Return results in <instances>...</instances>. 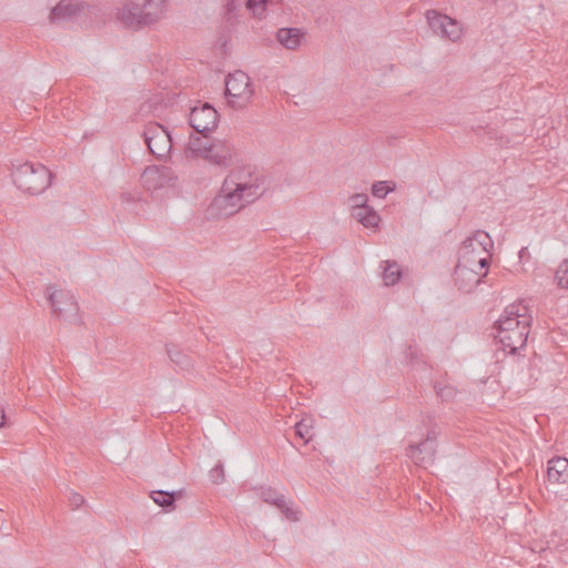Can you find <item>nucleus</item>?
Wrapping results in <instances>:
<instances>
[{"instance_id": "obj_1", "label": "nucleus", "mask_w": 568, "mask_h": 568, "mask_svg": "<svg viewBox=\"0 0 568 568\" xmlns=\"http://www.w3.org/2000/svg\"><path fill=\"white\" fill-rule=\"evenodd\" d=\"M531 317L527 315V307L521 304L508 305L500 318L495 323L497 334L495 338L515 354L527 343Z\"/></svg>"}, {"instance_id": "obj_2", "label": "nucleus", "mask_w": 568, "mask_h": 568, "mask_svg": "<svg viewBox=\"0 0 568 568\" xmlns=\"http://www.w3.org/2000/svg\"><path fill=\"white\" fill-rule=\"evenodd\" d=\"M237 153L234 145L225 139L201 138L191 134L185 149L186 159L200 158L217 166H229Z\"/></svg>"}, {"instance_id": "obj_3", "label": "nucleus", "mask_w": 568, "mask_h": 568, "mask_svg": "<svg viewBox=\"0 0 568 568\" xmlns=\"http://www.w3.org/2000/svg\"><path fill=\"white\" fill-rule=\"evenodd\" d=\"M166 11V0H129L118 9L116 18L126 27L140 28L159 22Z\"/></svg>"}, {"instance_id": "obj_4", "label": "nucleus", "mask_w": 568, "mask_h": 568, "mask_svg": "<svg viewBox=\"0 0 568 568\" xmlns=\"http://www.w3.org/2000/svg\"><path fill=\"white\" fill-rule=\"evenodd\" d=\"M223 184L246 205L258 200L266 190L264 175L247 168H236L230 171Z\"/></svg>"}, {"instance_id": "obj_5", "label": "nucleus", "mask_w": 568, "mask_h": 568, "mask_svg": "<svg viewBox=\"0 0 568 568\" xmlns=\"http://www.w3.org/2000/svg\"><path fill=\"white\" fill-rule=\"evenodd\" d=\"M12 179L18 189L37 195L50 186L52 173L41 163L24 162L13 164Z\"/></svg>"}, {"instance_id": "obj_6", "label": "nucleus", "mask_w": 568, "mask_h": 568, "mask_svg": "<svg viewBox=\"0 0 568 568\" xmlns=\"http://www.w3.org/2000/svg\"><path fill=\"white\" fill-rule=\"evenodd\" d=\"M494 243L488 233L476 231L471 236L467 237L459 248V262L468 260L467 265L481 271H487L490 263L489 251Z\"/></svg>"}, {"instance_id": "obj_7", "label": "nucleus", "mask_w": 568, "mask_h": 568, "mask_svg": "<svg viewBox=\"0 0 568 568\" xmlns=\"http://www.w3.org/2000/svg\"><path fill=\"white\" fill-rule=\"evenodd\" d=\"M225 91L227 97L233 99L230 101L232 106L236 109L246 106L254 93L250 77L241 70L226 77Z\"/></svg>"}, {"instance_id": "obj_8", "label": "nucleus", "mask_w": 568, "mask_h": 568, "mask_svg": "<svg viewBox=\"0 0 568 568\" xmlns=\"http://www.w3.org/2000/svg\"><path fill=\"white\" fill-rule=\"evenodd\" d=\"M245 206L246 204L236 194L222 184L220 193L206 209V216L216 220L225 219L234 215Z\"/></svg>"}, {"instance_id": "obj_9", "label": "nucleus", "mask_w": 568, "mask_h": 568, "mask_svg": "<svg viewBox=\"0 0 568 568\" xmlns=\"http://www.w3.org/2000/svg\"><path fill=\"white\" fill-rule=\"evenodd\" d=\"M145 144L156 159H165L172 150V138L168 129L158 122H150L143 131Z\"/></svg>"}, {"instance_id": "obj_10", "label": "nucleus", "mask_w": 568, "mask_h": 568, "mask_svg": "<svg viewBox=\"0 0 568 568\" xmlns=\"http://www.w3.org/2000/svg\"><path fill=\"white\" fill-rule=\"evenodd\" d=\"M425 16L429 28L436 36L453 42L462 38L463 29L457 20L436 10H427Z\"/></svg>"}, {"instance_id": "obj_11", "label": "nucleus", "mask_w": 568, "mask_h": 568, "mask_svg": "<svg viewBox=\"0 0 568 568\" xmlns=\"http://www.w3.org/2000/svg\"><path fill=\"white\" fill-rule=\"evenodd\" d=\"M219 122L217 111L209 103H203L201 106H194L189 116V123L196 133L206 138L207 133L212 132Z\"/></svg>"}, {"instance_id": "obj_12", "label": "nucleus", "mask_w": 568, "mask_h": 568, "mask_svg": "<svg viewBox=\"0 0 568 568\" xmlns=\"http://www.w3.org/2000/svg\"><path fill=\"white\" fill-rule=\"evenodd\" d=\"M467 263V258L465 262L458 261L454 271L455 285L464 293L471 292L488 274L487 271L479 272V270L468 266Z\"/></svg>"}, {"instance_id": "obj_13", "label": "nucleus", "mask_w": 568, "mask_h": 568, "mask_svg": "<svg viewBox=\"0 0 568 568\" xmlns=\"http://www.w3.org/2000/svg\"><path fill=\"white\" fill-rule=\"evenodd\" d=\"M141 180L148 190H159L171 185L176 175L169 166H149L142 173Z\"/></svg>"}, {"instance_id": "obj_14", "label": "nucleus", "mask_w": 568, "mask_h": 568, "mask_svg": "<svg viewBox=\"0 0 568 568\" xmlns=\"http://www.w3.org/2000/svg\"><path fill=\"white\" fill-rule=\"evenodd\" d=\"M47 293L50 305L59 317H67L78 311V304L70 293L55 290L52 285L47 287Z\"/></svg>"}, {"instance_id": "obj_15", "label": "nucleus", "mask_w": 568, "mask_h": 568, "mask_svg": "<svg viewBox=\"0 0 568 568\" xmlns=\"http://www.w3.org/2000/svg\"><path fill=\"white\" fill-rule=\"evenodd\" d=\"M436 453V436L433 432L427 434V437L417 445L408 447L407 455L414 460L416 465L426 467L432 464Z\"/></svg>"}, {"instance_id": "obj_16", "label": "nucleus", "mask_w": 568, "mask_h": 568, "mask_svg": "<svg viewBox=\"0 0 568 568\" xmlns=\"http://www.w3.org/2000/svg\"><path fill=\"white\" fill-rule=\"evenodd\" d=\"M548 485L558 493V488L568 485V459L554 457L548 462L547 467Z\"/></svg>"}, {"instance_id": "obj_17", "label": "nucleus", "mask_w": 568, "mask_h": 568, "mask_svg": "<svg viewBox=\"0 0 568 568\" xmlns=\"http://www.w3.org/2000/svg\"><path fill=\"white\" fill-rule=\"evenodd\" d=\"M258 495L263 499V501L278 508L287 519L293 521L298 520V513L291 508L286 504L284 495L278 494L274 488L261 487Z\"/></svg>"}, {"instance_id": "obj_18", "label": "nucleus", "mask_w": 568, "mask_h": 568, "mask_svg": "<svg viewBox=\"0 0 568 568\" xmlns=\"http://www.w3.org/2000/svg\"><path fill=\"white\" fill-rule=\"evenodd\" d=\"M81 9L82 6L78 1L61 0L51 9L49 18L50 21L55 24L68 22L75 18Z\"/></svg>"}, {"instance_id": "obj_19", "label": "nucleus", "mask_w": 568, "mask_h": 568, "mask_svg": "<svg viewBox=\"0 0 568 568\" xmlns=\"http://www.w3.org/2000/svg\"><path fill=\"white\" fill-rule=\"evenodd\" d=\"M305 31L300 28H281L276 32L277 41L287 50H297L305 39Z\"/></svg>"}, {"instance_id": "obj_20", "label": "nucleus", "mask_w": 568, "mask_h": 568, "mask_svg": "<svg viewBox=\"0 0 568 568\" xmlns=\"http://www.w3.org/2000/svg\"><path fill=\"white\" fill-rule=\"evenodd\" d=\"M166 353L178 369L190 371L193 367L192 358L175 345H166Z\"/></svg>"}, {"instance_id": "obj_21", "label": "nucleus", "mask_w": 568, "mask_h": 568, "mask_svg": "<svg viewBox=\"0 0 568 568\" xmlns=\"http://www.w3.org/2000/svg\"><path fill=\"white\" fill-rule=\"evenodd\" d=\"M352 216L365 227H376L381 221L377 212L368 205L352 211Z\"/></svg>"}, {"instance_id": "obj_22", "label": "nucleus", "mask_w": 568, "mask_h": 568, "mask_svg": "<svg viewBox=\"0 0 568 568\" xmlns=\"http://www.w3.org/2000/svg\"><path fill=\"white\" fill-rule=\"evenodd\" d=\"M180 495V491L170 493L165 490H155L151 493L150 497L156 505L163 507L164 509L172 510L175 507L176 497Z\"/></svg>"}, {"instance_id": "obj_23", "label": "nucleus", "mask_w": 568, "mask_h": 568, "mask_svg": "<svg viewBox=\"0 0 568 568\" xmlns=\"http://www.w3.org/2000/svg\"><path fill=\"white\" fill-rule=\"evenodd\" d=\"M402 275V270L396 262H385L383 270V281L387 286L394 285L398 282Z\"/></svg>"}, {"instance_id": "obj_24", "label": "nucleus", "mask_w": 568, "mask_h": 568, "mask_svg": "<svg viewBox=\"0 0 568 568\" xmlns=\"http://www.w3.org/2000/svg\"><path fill=\"white\" fill-rule=\"evenodd\" d=\"M555 281L557 282L558 286L568 288V258L564 260L559 264L555 273Z\"/></svg>"}, {"instance_id": "obj_25", "label": "nucleus", "mask_w": 568, "mask_h": 568, "mask_svg": "<svg viewBox=\"0 0 568 568\" xmlns=\"http://www.w3.org/2000/svg\"><path fill=\"white\" fill-rule=\"evenodd\" d=\"M394 190L393 186H388L387 182L379 181L373 184L372 194L378 199H384L389 192Z\"/></svg>"}, {"instance_id": "obj_26", "label": "nucleus", "mask_w": 568, "mask_h": 568, "mask_svg": "<svg viewBox=\"0 0 568 568\" xmlns=\"http://www.w3.org/2000/svg\"><path fill=\"white\" fill-rule=\"evenodd\" d=\"M267 0H247L246 6L257 18H263Z\"/></svg>"}, {"instance_id": "obj_27", "label": "nucleus", "mask_w": 568, "mask_h": 568, "mask_svg": "<svg viewBox=\"0 0 568 568\" xmlns=\"http://www.w3.org/2000/svg\"><path fill=\"white\" fill-rule=\"evenodd\" d=\"M348 202L352 206V211L367 206L368 196L365 193H356L349 196Z\"/></svg>"}, {"instance_id": "obj_28", "label": "nucleus", "mask_w": 568, "mask_h": 568, "mask_svg": "<svg viewBox=\"0 0 568 568\" xmlns=\"http://www.w3.org/2000/svg\"><path fill=\"white\" fill-rule=\"evenodd\" d=\"M295 434L300 438L304 439L305 443H308L312 439L311 427L306 424L305 419L295 425Z\"/></svg>"}, {"instance_id": "obj_29", "label": "nucleus", "mask_w": 568, "mask_h": 568, "mask_svg": "<svg viewBox=\"0 0 568 568\" xmlns=\"http://www.w3.org/2000/svg\"><path fill=\"white\" fill-rule=\"evenodd\" d=\"M211 480L214 484H221L224 481V467L222 463H217L210 471Z\"/></svg>"}, {"instance_id": "obj_30", "label": "nucleus", "mask_w": 568, "mask_h": 568, "mask_svg": "<svg viewBox=\"0 0 568 568\" xmlns=\"http://www.w3.org/2000/svg\"><path fill=\"white\" fill-rule=\"evenodd\" d=\"M70 505L73 509L79 508L84 504V497L78 493H71L69 497Z\"/></svg>"}, {"instance_id": "obj_31", "label": "nucleus", "mask_w": 568, "mask_h": 568, "mask_svg": "<svg viewBox=\"0 0 568 568\" xmlns=\"http://www.w3.org/2000/svg\"><path fill=\"white\" fill-rule=\"evenodd\" d=\"M6 422V415L2 407H0V427L4 425Z\"/></svg>"}, {"instance_id": "obj_32", "label": "nucleus", "mask_w": 568, "mask_h": 568, "mask_svg": "<svg viewBox=\"0 0 568 568\" xmlns=\"http://www.w3.org/2000/svg\"><path fill=\"white\" fill-rule=\"evenodd\" d=\"M445 392H447V395H450L452 394V389L450 388H447V389H442L440 392H438V395L440 397H444L446 396Z\"/></svg>"}, {"instance_id": "obj_33", "label": "nucleus", "mask_w": 568, "mask_h": 568, "mask_svg": "<svg viewBox=\"0 0 568 568\" xmlns=\"http://www.w3.org/2000/svg\"><path fill=\"white\" fill-rule=\"evenodd\" d=\"M145 108H149V109H150V105H143V106L141 108V112H144V109H145Z\"/></svg>"}]
</instances>
